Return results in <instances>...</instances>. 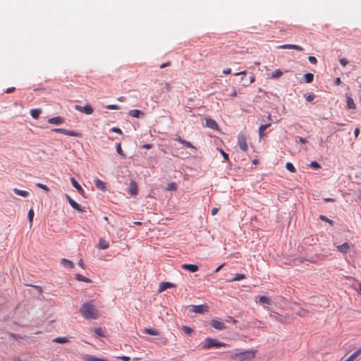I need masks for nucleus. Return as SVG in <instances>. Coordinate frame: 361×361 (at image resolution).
I'll list each match as a JSON object with an SVG mask.
<instances>
[{
    "label": "nucleus",
    "instance_id": "nucleus-1",
    "mask_svg": "<svg viewBox=\"0 0 361 361\" xmlns=\"http://www.w3.org/2000/svg\"><path fill=\"white\" fill-rule=\"evenodd\" d=\"M257 350L254 349L242 351L234 352L230 355V357L233 361H247L255 357Z\"/></svg>",
    "mask_w": 361,
    "mask_h": 361
},
{
    "label": "nucleus",
    "instance_id": "nucleus-2",
    "mask_svg": "<svg viewBox=\"0 0 361 361\" xmlns=\"http://www.w3.org/2000/svg\"><path fill=\"white\" fill-rule=\"evenodd\" d=\"M80 311L85 319H95L98 317V312L92 302L83 304Z\"/></svg>",
    "mask_w": 361,
    "mask_h": 361
},
{
    "label": "nucleus",
    "instance_id": "nucleus-3",
    "mask_svg": "<svg viewBox=\"0 0 361 361\" xmlns=\"http://www.w3.org/2000/svg\"><path fill=\"white\" fill-rule=\"evenodd\" d=\"M228 345L225 343L221 342L217 339L207 338L204 342L201 343V347L204 350L209 349L212 347L220 348V347H226Z\"/></svg>",
    "mask_w": 361,
    "mask_h": 361
},
{
    "label": "nucleus",
    "instance_id": "nucleus-4",
    "mask_svg": "<svg viewBox=\"0 0 361 361\" xmlns=\"http://www.w3.org/2000/svg\"><path fill=\"white\" fill-rule=\"evenodd\" d=\"M238 145L240 149L247 152L248 147L247 145L246 137L243 134H240L238 137Z\"/></svg>",
    "mask_w": 361,
    "mask_h": 361
},
{
    "label": "nucleus",
    "instance_id": "nucleus-5",
    "mask_svg": "<svg viewBox=\"0 0 361 361\" xmlns=\"http://www.w3.org/2000/svg\"><path fill=\"white\" fill-rule=\"evenodd\" d=\"M269 316L271 318L274 319V320L280 323H286L288 319V317L287 316L279 314V313L275 312H271L269 314Z\"/></svg>",
    "mask_w": 361,
    "mask_h": 361
},
{
    "label": "nucleus",
    "instance_id": "nucleus-6",
    "mask_svg": "<svg viewBox=\"0 0 361 361\" xmlns=\"http://www.w3.org/2000/svg\"><path fill=\"white\" fill-rule=\"evenodd\" d=\"M75 109L80 112H82L87 115H90L93 113L94 110L91 105L87 104L84 106L80 105H75Z\"/></svg>",
    "mask_w": 361,
    "mask_h": 361
},
{
    "label": "nucleus",
    "instance_id": "nucleus-7",
    "mask_svg": "<svg viewBox=\"0 0 361 361\" xmlns=\"http://www.w3.org/2000/svg\"><path fill=\"white\" fill-rule=\"evenodd\" d=\"M171 90L170 84L167 82L163 81L159 84L158 92L159 94L164 92H169Z\"/></svg>",
    "mask_w": 361,
    "mask_h": 361
},
{
    "label": "nucleus",
    "instance_id": "nucleus-8",
    "mask_svg": "<svg viewBox=\"0 0 361 361\" xmlns=\"http://www.w3.org/2000/svg\"><path fill=\"white\" fill-rule=\"evenodd\" d=\"M211 325L213 328L218 329V330H223L226 328V326L224 322L219 321L217 319L212 320Z\"/></svg>",
    "mask_w": 361,
    "mask_h": 361
},
{
    "label": "nucleus",
    "instance_id": "nucleus-9",
    "mask_svg": "<svg viewBox=\"0 0 361 361\" xmlns=\"http://www.w3.org/2000/svg\"><path fill=\"white\" fill-rule=\"evenodd\" d=\"M191 310L196 313H204L208 311V307L204 305H193Z\"/></svg>",
    "mask_w": 361,
    "mask_h": 361
},
{
    "label": "nucleus",
    "instance_id": "nucleus-10",
    "mask_svg": "<svg viewBox=\"0 0 361 361\" xmlns=\"http://www.w3.org/2000/svg\"><path fill=\"white\" fill-rule=\"evenodd\" d=\"M279 49H293L298 51H303V48L296 44H283L277 47Z\"/></svg>",
    "mask_w": 361,
    "mask_h": 361
},
{
    "label": "nucleus",
    "instance_id": "nucleus-11",
    "mask_svg": "<svg viewBox=\"0 0 361 361\" xmlns=\"http://www.w3.org/2000/svg\"><path fill=\"white\" fill-rule=\"evenodd\" d=\"M205 121H206V126L211 128V129H213V130H217L218 129V124L212 118H207L205 119Z\"/></svg>",
    "mask_w": 361,
    "mask_h": 361
},
{
    "label": "nucleus",
    "instance_id": "nucleus-12",
    "mask_svg": "<svg viewBox=\"0 0 361 361\" xmlns=\"http://www.w3.org/2000/svg\"><path fill=\"white\" fill-rule=\"evenodd\" d=\"M336 248L340 252L346 254L350 251V245L348 243H344L341 245H338Z\"/></svg>",
    "mask_w": 361,
    "mask_h": 361
},
{
    "label": "nucleus",
    "instance_id": "nucleus-13",
    "mask_svg": "<svg viewBox=\"0 0 361 361\" xmlns=\"http://www.w3.org/2000/svg\"><path fill=\"white\" fill-rule=\"evenodd\" d=\"M176 285L170 282H163L160 283L159 287V293H161L167 288H174Z\"/></svg>",
    "mask_w": 361,
    "mask_h": 361
},
{
    "label": "nucleus",
    "instance_id": "nucleus-14",
    "mask_svg": "<svg viewBox=\"0 0 361 361\" xmlns=\"http://www.w3.org/2000/svg\"><path fill=\"white\" fill-rule=\"evenodd\" d=\"M128 192L132 195H136L137 194L138 188L137 183L135 181L132 180L130 183V188Z\"/></svg>",
    "mask_w": 361,
    "mask_h": 361
},
{
    "label": "nucleus",
    "instance_id": "nucleus-15",
    "mask_svg": "<svg viewBox=\"0 0 361 361\" xmlns=\"http://www.w3.org/2000/svg\"><path fill=\"white\" fill-rule=\"evenodd\" d=\"M64 122V119L61 116H56L48 120V123L54 125H61Z\"/></svg>",
    "mask_w": 361,
    "mask_h": 361
},
{
    "label": "nucleus",
    "instance_id": "nucleus-16",
    "mask_svg": "<svg viewBox=\"0 0 361 361\" xmlns=\"http://www.w3.org/2000/svg\"><path fill=\"white\" fill-rule=\"evenodd\" d=\"M182 268L191 272H196L199 269L197 265L190 264H184L182 265Z\"/></svg>",
    "mask_w": 361,
    "mask_h": 361
},
{
    "label": "nucleus",
    "instance_id": "nucleus-17",
    "mask_svg": "<svg viewBox=\"0 0 361 361\" xmlns=\"http://www.w3.org/2000/svg\"><path fill=\"white\" fill-rule=\"evenodd\" d=\"M83 360L85 361H108L106 359L97 357H95L94 355H84Z\"/></svg>",
    "mask_w": 361,
    "mask_h": 361
},
{
    "label": "nucleus",
    "instance_id": "nucleus-18",
    "mask_svg": "<svg viewBox=\"0 0 361 361\" xmlns=\"http://www.w3.org/2000/svg\"><path fill=\"white\" fill-rule=\"evenodd\" d=\"M94 184H95L96 187L102 191H105L106 189V183L104 181L99 180V178H96L94 180Z\"/></svg>",
    "mask_w": 361,
    "mask_h": 361
},
{
    "label": "nucleus",
    "instance_id": "nucleus-19",
    "mask_svg": "<svg viewBox=\"0 0 361 361\" xmlns=\"http://www.w3.org/2000/svg\"><path fill=\"white\" fill-rule=\"evenodd\" d=\"M128 114L130 116L134 117V118H140V117L144 116V115H145V114L142 111H141L138 109L130 110L128 112Z\"/></svg>",
    "mask_w": 361,
    "mask_h": 361
},
{
    "label": "nucleus",
    "instance_id": "nucleus-20",
    "mask_svg": "<svg viewBox=\"0 0 361 361\" xmlns=\"http://www.w3.org/2000/svg\"><path fill=\"white\" fill-rule=\"evenodd\" d=\"M71 182L73 186L78 191L80 194L82 195L84 193V190L74 178H71Z\"/></svg>",
    "mask_w": 361,
    "mask_h": 361
},
{
    "label": "nucleus",
    "instance_id": "nucleus-21",
    "mask_svg": "<svg viewBox=\"0 0 361 361\" xmlns=\"http://www.w3.org/2000/svg\"><path fill=\"white\" fill-rule=\"evenodd\" d=\"M61 264L63 265L64 267H66L68 269H72L74 267V264L72 261H70L67 259L63 258L61 260Z\"/></svg>",
    "mask_w": 361,
    "mask_h": 361
},
{
    "label": "nucleus",
    "instance_id": "nucleus-22",
    "mask_svg": "<svg viewBox=\"0 0 361 361\" xmlns=\"http://www.w3.org/2000/svg\"><path fill=\"white\" fill-rule=\"evenodd\" d=\"M109 247V243L108 241L103 238H100L99 240L98 247L102 250L107 249Z\"/></svg>",
    "mask_w": 361,
    "mask_h": 361
},
{
    "label": "nucleus",
    "instance_id": "nucleus-23",
    "mask_svg": "<svg viewBox=\"0 0 361 361\" xmlns=\"http://www.w3.org/2000/svg\"><path fill=\"white\" fill-rule=\"evenodd\" d=\"M347 106L349 109H355L356 108V104L354 102V100L350 97H347L346 99Z\"/></svg>",
    "mask_w": 361,
    "mask_h": 361
},
{
    "label": "nucleus",
    "instance_id": "nucleus-24",
    "mask_svg": "<svg viewBox=\"0 0 361 361\" xmlns=\"http://www.w3.org/2000/svg\"><path fill=\"white\" fill-rule=\"evenodd\" d=\"M13 191L14 192L15 194L23 197H26L29 195L27 191L19 190L18 188H13Z\"/></svg>",
    "mask_w": 361,
    "mask_h": 361
},
{
    "label": "nucleus",
    "instance_id": "nucleus-25",
    "mask_svg": "<svg viewBox=\"0 0 361 361\" xmlns=\"http://www.w3.org/2000/svg\"><path fill=\"white\" fill-rule=\"evenodd\" d=\"M143 332L145 334H149V335H153V336L159 335V331L152 329V328H145V329H144Z\"/></svg>",
    "mask_w": 361,
    "mask_h": 361
},
{
    "label": "nucleus",
    "instance_id": "nucleus-26",
    "mask_svg": "<svg viewBox=\"0 0 361 361\" xmlns=\"http://www.w3.org/2000/svg\"><path fill=\"white\" fill-rule=\"evenodd\" d=\"M178 142L184 145L186 147L189 148H195L194 146L188 141L182 139L180 137H178L176 139Z\"/></svg>",
    "mask_w": 361,
    "mask_h": 361
},
{
    "label": "nucleus",
    "instance_id": "nucleus-27",
    "mask_svg": "<svg viewBox=\"0 0 361 361\" xmlns=\"http://www.w3.org/2000/svg\"><path fill=\"white\" fill-rule=\"evenodd\" d=\"M361 354V348L355 351L345 361H353L357 357Z\"/></svg>",
    "mask_w": 361,
    "mask_h": 361
},
{
    "label": "nucleus",
    "instance_id": "nucleus-28",
    "mask_svg": "<svg viewBox=\"0 0 361 361\" xmlns=\"http://www.w3.org/2000/svg\"><path fill=\"white\" fill-rule=\"evenodd\" d=\"M361 354V348L355 351L345 361H353L357 357Z\"/></svg>",
    "mask_w": 361,
    "mask_h": 361
},
{
    "label": "nucleus",
    "instance_id": "nucleus-29",
    "mask_svg": "<svg viewBox=\"0 0 361 361\" xmlns=\"http://www.w3.org/2000/svg\"><path fill=\"white\" fill-rule=\"evenodd\" d=\"M361 354V348L355 351L345 361H353L357 357Z\"/></svg>",
    "mask_w": 361,
    "mask_h": 361
},
{
    "label": "nucleus",
    "instance_id": "nucleus-30",
    "mask_svg": "<svg viewBox=\"0 0 361 361\" xmlns=\"http://www.w3.org/2000/svg\"><path fill=\"white\" fill-rule=\"evenodd\" d=\"M271 126V123H267L264 125H261L259 128V136L260 137H263L264 135V130L268 128Z\"/></svg>",
    "mask_w": 361,
    "mask_h": 361
},
{
    "label": "nucleus",
    "instance_id": "nucleus-31",
    "mask_svg": "<svg viewBox=\"0 0 361 361\" xmlns=\"http://www.w3.org/2000/svg\"><path fill=\"white\" fill-rule=\"evenodd\" d=\"M259 302L261 304H267V305H271V299L267 298V296H260L259 298Z\"/></svg>",
    "mask_w": 361,
    "mask_h": 361
},
{
    "label": "nucleus",
    "instance_id": "nucleus-32",
    "mask_svg": "<svg viewBox=\"0 0 361 361\" xmlns=\"http://www.w3.org/2000/svg\"><path fill=\"white\" fill-rule=\"evenodd\" d=\"M40 114H41V110L38 109H34L30 111V115L35 119L38 118Z\"/></svg>",
    "mask_w": 361,
    "mask_h": 361
},
{
    "label": "nucleus",
    "instance_id": "nucleus-33",
    "mask_svg": "<svg viewBox=\"0 0 361 361\" xmlns=\"http://www.w3.org/2000/svg\"><path fill=\"white\" fill-rule=\"evenodd\" d=\"M314 75L312 73H308L304 75V80L305 82L310 83L313 81Z\"/></svg>",
    "mask_w": 361,
    "mask_h": 361
},
{
    "label": "nucleus",
    "instance_id": "nucleus-34",
    "mask_svg": "<svg viewBox=\"0 0 361 361\" xmlns=\"http://www.w3.org/2000/svg\"><path fill=\"white\" fill-rule=\"evenodd\" d=\"M71 206L75 210L78 211V212H82L83 210L82 209L80 205L79 204H78L75 201H74L73 200L72 201H70V203Z\"/></svg>",
    "mask_w": 361,
    "mask_h": 361
},
{
    "label": "nucleus",
    "instance_id": "nucleus-35",
    "mask_svg": "<svg viewBox=\"0 0 361 361\" xmlns=\"http://www.w3.org/2000/svg\"><path fill=\"white\" fill-rule=\"evenodd\" d=\"M65 135L72 136V137H81L80 133L74 131V130H66V133Z\"/></svg>",
    "mask_w": 361,
    "mask_h": 361
},
{
    "label": "nucleus",
    "instance_id": "nucleus-36",
    "mask_svg": "<svg viewBox=\"0 0 361 361\" xmlns=\"http://www.w3.org/2000/svg\"><path fill=\"white\" fill-rule=\"evenodd\" d=\"M283 75V72L279 69L275 70L271 75V78L276 79L280 78Z\"/></svg>",
    "mask_w": 361,
    "mask_h": 361
},
{
    "label": "nucleus",
    "instance_id": "nucleus-37",
    "mask_svg": "<svg viewBox=\"0 0 361 361\" xmlns=\"http://www.w3.org/2000/svg\"><path fill=\"white\" fill-rule=\"evenodd\" d=\"M53 341L58 343H68L69 340L66 337H57Z\"/></svg>",
    "mask_w": 361,
    "mask_h": 361
},
{
    "label": "nucleus",
    "instance_id": "nucleus-38",
    "mask_svg": "<svg viewBox=\"0 0 361 361\" xmlns=\"http://www.w3.org/2000/svg\"><path fill=\"white\" fill-rule=\"evenodd\" d=\"M75 279L79 281H84L86 283H90L91 281L90 279L86 278L85 276H84L80 274H76Z\"/></svg>",
    "mask_w": 361,
    "mask_h": 361
},
{
    "label": "nucleus",
    "instance_id": "nucleus-39",
    "mask_svg": "<svg viewBox=\"0 0 361 361\" xmlns=\"http://www.w3.org/2000/svg\"><path fill=\"white\" fill-rule=\"evenodd\" d=\"M27 218L29 219L30 224V226H31L32 224L33 218H34V211H33L32 209H30L29 210L28 214H27Z\"/></svg>",
    "mask_w": 361,
    "mask_h": 361
},
{
    "label": "nucleus",
    "instance_id": "nucleus-40",
    "mask_svg": "<svg viewBox=\"0 0 361 361\" xmlns=\"http://www.w3.org/2000/svg\"><path fill=\"white\" fill-rule=\"evenodd\" d=\"M286 168L287 170H288L289 171L292 172V173H295V168L294 167V166L290 163V162H287L286 164Z\"/></svg>",
    "mask_w": 361,
    "mask_h": 361
},
{
    "label": "nucleus",
    "instance_id": "nucleus-41",
    "mask_svg": "<svg viewBox=\"0 0 361 361\" xmlns=\"http://www.w3.org/2000/svg\"><path fill=\"white\" fill-rule=\"evenodd\" d=\"M244 279H245V276L244 274H237L235 275V276L232 280H231V281H240V280H243Z\"/></svg>",
    "mask_w": 361,
    "mask_h": 361
},
{
    "label": "nucleus",
    "instance_id": "nucleus-42",
    "mask_svg": "<svg viewBox=\"0 0 361 361\" xmlns=\"http://www.w3.org/2000/svg\"><path fill=\"white\" fill-rule=\"evenodd\" d=\"M176 189H177V186H176V183H174V182L169 183L167 185V188H166L167 190H176Z\"/></svg>",
    "mask_w": 361,
    "mask_h": 361
},
{
    "label": "nucleus",
    "instance_id": "nucleus-43",
    "mask_svg": "<svg viewBox=\"0 0 361 361\" xmlns=\"http://www.w3.org/2000/svg\"><path fill=\"white\" fill-rule=\"evenodd\" d=\"M309 314V312L306 310L301 309L298 312L297 314L300 317H306Z\"/></svg>",
    "mask_w": 361,
    "mask_h": 361
},
{
    "label": "nucleus",
    "instance_id": "nucleus-44",
    "mask_svg": "<svg viewBox=\"0 0 361 361\" xmlns=\"http://www.w3.org/2000/svg\"><path fill=\"white\" fill-rule=\"evenodd\" d=\"M116 152L123 157H125V154L122 150L121 143H118L116 145Z\"/></svg>",
    "mask_w": 361,
    "mask_h": 361
},
{
    "label": "nucleus",
    "instance_id": "nucleus-45",
    "mask_svg": "<svg viewBox=\"0 0 361 361\" xmlns=\"http://www.w3.org/2000/svg\"><path fill=\"white\" fill-rule=\"evenodd\" d=\"M36 186L39 188H41V189H42V190H44L46 192H48L49 190V188L47 185H44L42 183H37L36 184Z\"/></svg>",
    "mask_w": 361,
    "mask_h": 361
},
{
    "label": "nucleus",
    "instance_id": "nucleus-46",
    "mask_svg": "<svg viewBox=\"0 0 361 361\" xmlns=\"http://www.w3.org/2000/svg\"><path fill=\"white\" fill-rule=\"evenodd\" d=\"M182 329L184 331V333L186 334H190L192 332V329L190 327L187 326H183Z\"/></svg>",
    "mask_w": 361,
    "mask_h": 361
},
{
    "label": "nucleus",
    "instance_id": "nucleus-47",
    "mask_svg": "<svg viewBox=\"0 0 361 361\" xmlns=\"http://www.w3.org/2000/svg\"><path fill=\"white\" fill-rule=\"evenodd\" d=\"M94 332L99 336H104V331L100 328L95 329Z\"/></svg>",
    "mask_w": 361,
    "mask_h": 361
},
{
    "label": "nucleus",
    "instance_id": "nucleus-48",
    "mask_svg": "<svg viewBox=\"0 0 361 361\" xmlns=\"http://www.w3.org/2000/svg\"><path fill=\"white\" fill-rule=\"evenodd\" d=\"M106 109L110 110H116L119 109V106L116 104H109L106 106Z\"/></svg>",
    "mask_w": 361,
    "mask_h": 361
},
{
    "label": "nucleus",
    "instance_id": "nucleus-49",
    "mask_svg": "<svg viewBox=\"0 0 361 361\" xmlns=\"http://www.w3.org/2000/svg\"><path fill=\"white\" fill-rule=\"evenodd\" d=\"M319 219L324 221H326V222L329 223L330 224H333V221L329 219L326 216H325L324 215H320Z\"/></svg>",
    "mask_w": 361,
    "mask_h": 361
},
{
    "label": "nucleus",
    "instance_id": "nucleus-50",
    "mask_svg": "<svg viewBox=\"0 0 361 361\" xmlns=\"http://www.w3.org/2000/svg\"><path fill=\"white\" fill-rule=\"evenodd\" d=\"M53 131L54 132H56V133H62V134H66V129H64V128H54L53 129Z\"/></svg>",
    "mask_w": 361,
    "mask_h": 361
},
{
    "label": "nucleus",
    "instance_id": "nucleus-51",
    "mask_svg": "<svg viewBox=\"0 0 361 361\" xmlns=\"http://www.w3.org/2000/svg\"><path fill=\"white\" fill-rule=\"evenodd\" d=\"M339 62L343 66H345L348 63V61L344 58L340 59Z\"/></svg>",
    "mask_w": 361,
    "mask_h": 361
},
{
    "label": "nucleus",
    "instance_id": "nucleus-52",
    "mask_svg": "<svg viewBox=\"0 0 361 361\" xmlns=\"http://www.w3.org/2000/svg\"><path fill=\"white\" fill-rule=\"evenodd\" d=\"M308 60L312 64H316L317 63V60L314 56H309Z\"/></svg>",
    "mask_w": 361,
    "mask_h": 361
},
{
    "label": "nucleus",
    "instance_id": "nucleus-53",
    "mask_svg": "<svg viewBox=\"0 0 361 361\" xmlns=\"http://www.w3.org/2000/svg\"><path fill=\"white\" fill-rule=\"evenodd\" d=\"M310 166L314 169L320 168L319 164L317 161H312L310 164Z\"/></svg>",
    "mask_w": 361,
    "mask_h": 361
},
{
    "label": "nucleus",
    "instance_id": "nucleus-54",
    "mask_svg": "<svg viewBox=\"0 0 361 361\" xmlns=\"http://www.w3.org/2000/svg\"><path fill=\"white\" fill-rule=\"evenodd\" d=\"M111 131L114 132V133H120L121 134L122 133V131L119 128H117V127H114L111 129Z\"/></svg>",
    "mask_w": 361,
    "mask_h": 361
},
{
    "label": "nucleus",
    "instance_id": "nucleus-55",
    "mask_svg": "<svg viewBox=\"0 0 361 361\" xmlns=\"http://www.w3.org/2000/svg\"><path fill=\"white\" fill-rule=\"evenodd\" d=\"M314 99V95L311 94H309L306 97V100L307 102H312L313 101V99Z\"/></svg>",
    "mask_w": 361,
    "mask_h": 361
},
{
    "label": "nucleus",
    "instance_id": "nucleus-56",
    "mask_svg": "<svg viewBox=\"0 0 361 361\" xmlns=\"http://www.w3.org/2000/svg\"><path fill=\"white\" fill-rule=\"evenodd\" d=\"M221 153L224 158L225 160H228V155L225 152H224L222 149H221Z\"/></svg>",
    "mask_w": 361,
    "mask_h": 361
},
{
    "label": "nucleus",
    "instance_id": "nucleus-57",
    "mask_svg": "<svg viewBox=\"0 0 361 361\" xmlns=\"http://www.w3.org/2000/svg\"><path fill=\"white\" fill-rule=\"evenodd\" d=\"M230 97H235L237 96V92L235 90V89H233V91L232 92L228 95Z\"/></svg>",
    "mask_w": 361,
    "mask_h": 361
},
{
    "label": "nucleus",
    "instance_id": "nucleus-58",
    "mask_svg": "<svg viewBox=\"0 0 361 361\" xmlns=\"http://www.w3.org/2000/svg\"><path fill=\"white\" fill-rule=\"evenodd\" d=\"M231 69L229 68H225L223 70V73L226 74V75L231 73Z\"/></svg>",
    "mask_w": 361,
    "mask_h": 361
},
{
    "label": "nucleus",
    "instance_id": "nucleus-59",
    "mask_svg": "<svg viewBox=\"0 0 361 361\" xmlns=\"http://www.w3.org/2000/svg\"><path fill=\"white\" fill-rule=\"evenodd\" d=\"M118 358L122 360L123 361H129L130 360V357L128 356H121V357H118Z\"/></svg>",
    "mask_w": 361,
    "mask_h": 361
},
{
    "label": "nucleus",
    "instance_id": "nucleus-60",
    "mask_svg": "<svg viewBox=\"0 0 361 361\" xmlns=\"http://www.w3.org/2000/svg\"><path fill=\"white\" fill-rule=\"evenodd\" d=\"M341 83V78H336L335 81H334L335 85H339Z\"/></svg>",
    "mask_w": 361,
    "mask_h": 361
},
{
    "label": "nucleus",
    "instance_id": "nucleus-61",
    "mask_svg": "<svg viewBox=\"0 0 361 361\" xmlns=\"http://www.w3.org/2000/svg\"><path fill=\"white\" fill-rule=\"evenodd\" d=\"M169 65H170V62L164 63H162L161 65H160L159 68H164Z\"/></svg>",
    "mask_w": 361,
    "mask_h": 361
},
{
    "label": "nucleus",
    "instance_id": "nucleus-62",
    "mask_svg": "<svg viewBox=\"0 0 361 361\" xmlns=\"http://www.w3.org/2000/svg\"><path fill=\"white\" fill-rule=\"evenodd\" d=\"M218 212V209L217 208H213L212 209V212H211V214L212 216H214Z\"/></svg>",
    "mask_w": 361,
    "mask_h": 361
},
{
    "label": "nucleus",
    "instance_id": "nucleus-63",
    "mask_svg": "<svg viewBox=\"0 0 361 361\" xmlns=\"http://www.w3.org/2000/svg\"><path fill=\"white\" fill-rule=\"evenodd\" d=\"M360 133V129L358 128H356L354 131L355 136L357 137L359 135Z\"/></svg>",
    "mask_w": 361,
    "mask_h": 361
},
{
    "label": "nucleus",
    "instance_id": "nucleus-64",
    "mask_svg": "<svg viewBox=\"0 0 361 361\" xmlns=\"http://www.w3.org/2000/svg\"><path fill=\"white\" fill-rule=\"evenodd\" d=\"M15 90V87H9L6 90V93H11Z\"/></svg>",
    "mask_w": 361,
    "mask_h": 361
}]
</instances>
